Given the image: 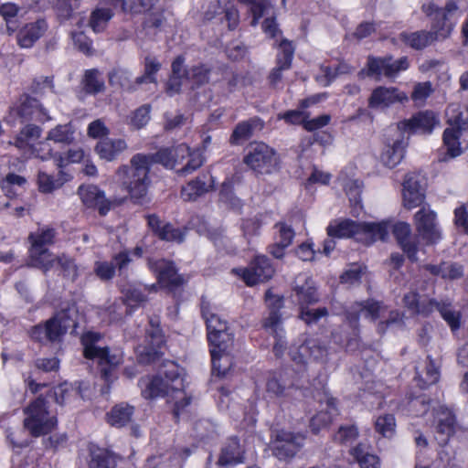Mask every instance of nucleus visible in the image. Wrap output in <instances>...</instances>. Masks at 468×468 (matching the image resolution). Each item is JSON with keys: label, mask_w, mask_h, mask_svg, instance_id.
<instances>
[{"label": "nucleus", "mask_w": 468, "mask_h": 468, "mask_svg": "<svg viewBox=\"0 0 468 468\" xmlns=\"http://www.w3.org/2000/svg\"><path fill=\"white\" fill-rule=\"evenodd\" d=\"M122 293V303L129 307H136L146 301L145 295L137 288H127Z\"/></svg>", "instance_id": "e2e57ef3"}, {"label": "nucleus", "mask_w": 468, "mask_h": 468, "mask_svg": "<svg viewBox=\"0 0 468 468\" xmlns=\"http://www.w3.org/2000/svg\"><path fill=\"white\" fill-rule=\"evenodd\" d=\"M409 411L415 416L425 414L430 408V399L426 396H419L408 403Z\"/></svg>", "instance_id": "774afa93"}, {"label": "nucleus", "mask_w": 468, "mask_h": 468, "mask_svg": "<svg viewBox=\"0 0 468 468\" xmlns=\"http://www.w3.org/2000/svg\"><path fill=\"white\" fill-rule=\"evenodd\" d=\"M72 309L63 310L48 319L44 324H37L31 330L32 338L43 342L59 341L69 327H76V323L70 317Z\"/></svg>", "instance_id": "1a4fd4ad"}, {"label": "nucleus", "mask_w": 468, "mask_h": 468, "mask_svg": "<svg viewBox=\"0 0 468 468\" xmlns=\"http://www.w3.org/2000/svg\"><path fill=\"white\" fill-rule=\"evenodd\" d=\"M357 436L358 431L354 425L342 426L334 436V440L342 444H350Z\"/></svg>", "instance_id": "338daca9"}, {"label": "nucleus", "mask_w": 468, "mask_h": 468, "mask_svg": "<svg viewBox=\"0 0 468 468\" xmlns=\"http://www.w3.org/2000/svg\"><path fill=\"white\" fill-rule=\"evenodd\" d=\"M25 418L24 428L33 437H40L50 433L58 424V419L48 410L44 398L38 397L23 410Z\"/></svg>", "instance_id": "20e7f679"}, {"label": "nucleus", "mask_w": 468, "mask_h": 468, "mask_svg": "<svg viewBox=\"0 0 468 468\" xmlns=\"http://www.w3.org/2000/svg\"><path fill=\"white\" fill-rule=\"evenodd\" d=\"M112 16L113 12L110 7H98L91 12L89 25L94 32H102Z\"/></svg>", "instance_id": "c03bdc74"}, {"label": "nucleus", "mask_w": 468, "mask_h": 468, "mask_svg": "<svg viewBox=\"0 0 468 468\" xmlns=\"http://www.w3.org/2000/svg\"><path fill=\"white\" fill-rule=\"evenodd\" d=\"M90 468H114L113 457L105 450L98 449L91 452Z\"/></svg>", "instance_id": "603ef678"}, {"label": "nucleus", "mask_w": 468, "mask_h": 468, "mask_svg": "<svg viewBox=\"0 0 468 468\" xmlns=\"http://www.w3.org/2000/svg\"><path fill=\"white\" fill-rule=\"evenodd\" d=\"M132 74L123 69H113L108 74L111 86L119 87L127 90H134L135 87L131 80Z\"/></svg>", "instance_id": "de8ad7c7"}, {"label": "nucleus", "mask_w": 468, "mask_h": 468, "mask_svg": "<svg viewBox=\"0 0 468 468\" xmlns=\"http://www.w3.org/2000/svg\"><path fill=\"white\" fill-rule=\"evenodd\" d=\"M10 114L21 120V122H46L51 120L48 110L35 98L22 94L10 107Z\"/></svg>", "instance_id": "ddd939ff"}, {"label": "nucleus", "mask_w": 468, "mask_h": 468, "mask_svg": "<svg viewBox=\"0 0 468 468\" xmlns=\"http://www.w3.org/2000/svg\"><path fill=\"white\" fill-rule=\"evenodd\" d=\"M402 186V201L406 208L412 209L423 203L425 192L419 174L414 172L407 174Z\"/></svg>", "instance_id": "aec40b11"}, {"label": "nucleus", "mask_w": 468, "mask_h": 468, "mask_svg": "<svg viewBox=\"0 0 468 468\" xmlns=\"http://www.w3.org/2000/svg\"><path fill=\"white\" fill-rule=\"evenodd\" d=\"M441 362L439 359H433L431 356H427L424 366L417 367V380L421 388L433 385L439 381L440 378Z\"/></svg>", "instance_id": "cd10ccee"}, {"label": "nucleus", "mask_w": 468, "mask_h": 468, "mask_svg": "<svg viewBox=\"0 0 468 468\" xmlns=\"http://www.w3.org/2000/svg\"><path fill=\"white\" fill-rule=\"evenodd\" d=\"M382 309L383 306L379 302L367 300L352 304L350 308L346 310V315L350 324L353 327H356L360 313H363L366 317L371 320H377L383 311Z\"/></svg>", "instance_id": "4be33fe9"}, {"label": "nucleus", "mask_w": 468, "mask_h": 468, "mask_svg": "<svg viewBox=\"0 0 468 468\" xmlns=\"http://www.w3.org/2000/svg\"><path fill=\"white\" fill-rule=\"evenodd\" d=\"M452 28L453 26L449 22V17H447V15L445 14V17L443 18H432L431 30L429 32L435 37V41L443 40L451 35Z\"/></svg>", "instance_id": "3c124183"}, {"label": "nucleus", "mask_w": 468, "mask_h": 468, "mask_svg": "<svg viewBox=\"0 0 468 468\" xmlns=\"http://www.w3.org/2000/svg\"><path fill=\"white\" fill-rule=\"evenodd\" d=\"M450 127L443 133V143L451 157H456L463 153V143L460 136L468 131V108L451 105L446 111Z\"/></svg>", "instance_id": "423d86ee"}, {"label": "nucleus", "mask_w": 468, "mask_h": 468, "mask_svg": "<svg viewBox=\"0 0 468 468\" xmlns=\"http://www.w3.org/2000/svg\"><path fill=\"white\" fill-rule=\"evenodd\" d=\"M114 8H120L123 12L139 13L151 11L157 5L159 0H140V6L129 5L126 0H108Z\"/></svg>", "instance_id": "8fccbe9b"}, {"label": "nucleus", "mask_w": 468, "mask_h": 468, "mask_svg": "<svg viewBox=\"0 0 468 468\" xmlns=\"http://www.w3.org/2000/svg\"><path fill=\"white\" fill-rule=\"evenodd\" d=\"M186 236V232L184 229L179 228H176L171 223H165L162 227V230L157 235V237L168 242H176L181 243L184 241Z\"/></svg>", "instance_id": "5fc2aeb1"}, {"label": "nucleus", "mask_w": 468, "mask_h": 468, "mask_svg": "<svg viewBox=\"0 0 468 468\" xmlns=\"http://www.w3.org/2000/svg\"><path fill=\"white\" fill-rule=\"evenodd\" d=\"M437 122L435 114L432 112L427 111L419 112L412 118L400 122L398 124V129L426 133H431Z\"/></svg>", "instance_id": "b1692460"}, {"label": "nucleus", "mask_w": 468, "mask_h": 468, "mask_svg": "<svg viewBox=\"0 0 468 468\" xmlns=\"http://www.w3.org/2000/svg\"><path fill=\"white\" fill-rule=\"evenodd\" d=\"M309 357L316 362L324 363L326 361L328 350L327 347L316 339H309Z\"/></svg>", "instance_id": "0e129e2a"}, {"label": "nucleus", "mask_w": 468, "mask_h": 468, "mask_svg": "<svg viewBox=\"0 0 468 468\" xmlns=\"http://www.w3.org/2000/svg\"><path fill=\"white\" fill-rule=\"evenodd\" d=\"M82 203L90 208L98 209L100 215L105 216L111 209V202L97 186H80L78 189Z\"/></svg>", "instance_id": "412c9836"}, {"label": "nucleus", "mask_w": 468, "mask_h": 468, "mask_svg": "<svg viewBox=\"0 0 468 468\" xmlns=\"http://www.w3.org/2000/svg\"><path fill=\"white\" fill-rule=\"evenodd\" d=\"M234 271L241 275L247 285L251 286L269 281L275 271L266 256H257L249 266L235 269Z\"/></svg>", "instance_id": "dca6fc26"}, {"label": "nucleus", "mask_w": 468, "mask_h": 468, "mask_svg": "<svg viewBox=\"0 0 468 468\" xmlns=\"http://www.w3.org/2000/svg\"><path fill=\"white\" fill-rule=\"evenodd\" d=\"M42 130L39 126L29 123L25 125L16 134L14 141H9V144H14L19 150L31 149V143L41 136Z\"/></svg>", "instance_id": "c9c22d12"}, {"label": "nucleus", "mask_w": 468, "mask_h": 468, "mask_svg": "<svg viewBox=\"0 0 468 468\" xmlns=\"http://www.w3.org/2000/svg\"><path fill=\"white\" fill-rule=\"evenodd\" d=\"M350 454L358 463L361 468H379V459L368 451L366 443H358L350 450Z\"/></svg>", "instance_id": "4c0bfd02"}, {"label": "nucleus", "mask_w": 468, "mask_h": 468, "mask_svg": "<svg viewBox=\"0 0 468 468\" xmlns=\"http://www.w3.org/2000/svg\"><path fill=\"white\" fill-rule=\"evenodd\" d=\"M405 98L396 88L378 87L373 90L368 105L371 108H385Z\"/></svg>", "instance_id": "a878e982"}, {"label": "nucleus", "mask_w": 468, "mask_h": 468, "mask_svg": "<svg viewBox=\"0 0 468 468\" xmlns=\"http://www.w3.org/2000/svg\"><path fill=\"white\" fill-rule=\"evenodd\" d=\"M81 84L85 92L95 95L105 90L104 80L101 73L96 69H87L84 73Z\"/></svg>", "instance_id": "ea45409f"}, {"label": "nucleus", "mask_w": 468, "mask_h": 468, "mask_svg": "<svg viewBox=\"0 0 468 468\" xmlns=\"http://www.w3.org/2000/svg\"><path fill=\"white\" fill-rule=\"evenodd\" d=\"M304 437L285 430L274 431L270 443L272 454L279 460L287 461L295 456L303 445Z\"/></svg>", "instance_id": "9b49d317"}, {"label": "nucleus", "mask_w": 468, "mask_h": 468, "mask_svg": "<svg viewBox=\"0 0 468 468\" xmlns=\"http://www.w3.org/2000/svg\"><path fill=\"white\" fill-rule=\"evenodd\" d=\"M48 24L44 19L26 24L17 33V44L22 48H29L45 34Z\"/></svg>", "instance_id": "5701e85b"}, {"label": "nucleus", "mask_w": 468, "mask_h": 468, "mask_svg": "<svg viewBox=\"0 0 468 468\" xmlns=\"http://www.w3.org/2000/svg\"><path fill=\"white\" fill-rule=\"evenodd\" d=\"M53 396L58 404L64 405L69 402L72 399L79 398L80 392L70 384L63 383L54 388Z\"/></svg>", "instance_id": "864d4df0"}, {"label": "nucleus", "mask_w": 468, "mask_h": 468, "mask_svg": "<svg viewBox=\"0 0 468 468\" xmlns=\"http://www.w3.org/2000/svg\"><path fill=\"white\" fill-rule=\"evenodd\" d=\"M127 147L126 142L122 139L105 138L97 143L95 151L101 159L113 161L124 152Z\"/></svg>", "instance_id": "7c9ffc66"}, {"label": "nucleus", "mask_w": 468, "mask_h": 468, "mask_svg": "<svg viewBox=\"0 0 468 468\" xmlns=\"http://www.w3.org/2000/svg\"><path fill=\"white\" fill-rule=\"evenodd\" d=\"M96 276L103 282L112 280L115 275V266L112 261H98L93 268Z\"/></svg>", "instance_id": "680f3d73"}, {"label": "nucleus", "mask_w": 468, "mask_h": 468, "mask_svg": "<svg viewBox=\"0 0 468 468\" xmlns=\"http://www.w3.org/2000/svg\"><path fill=\"white\" fill-rule=\"evenodd\" d=\"M435 218V213L426 207H422L414 216L416 230L427 244L434 243L441 238Z\"/></svg>", "instance_id": "6ab92c4d"}, {"label": "nucleus", "mask_w": 468, "mask_h": 468, "mask_svg": "<svg viewBox=\"0 0 468 468\" xmlns=\"http://www.w3.org/2000/svg\"><path fill=\"white\" fill-rule=\"evenodd\" d=\"M244 462V451L241 448L237 438H230L222 448L218 460V464L221 466H230Z\"/></svg>", "instance_id": "c85d7f7f"}, {"label": "nucleus", "mask_w": 468, "mask_h": 468, "mask_svg": "<svg viewBox=\"0 0 468 468\" xmlns=\"http://www.w3.org/2000/svg\"><path fill=\"white\" fill-rule=\"evenodd\" d=\"M407 143L404 138L396 139L392 144L386 145L381 154V162L388 168H393L399 165L404 157Z\"/></svg>", "instance_id": "473e14b6"}, {"label": "nucleus", "mask_w": 468, "mask_h": 468, "mask_svg": "<svg viewBox=\"0 0 468 468\" xmlns=\"http://www.w3.org/2000/svg\"><path fill=\"white\" fill-rule=\"evenodd\" d=\"M293 289L301 305L314 303L318 301V295L314 282L304 274H300L296 277ZM327 314V309L324 307L311 309L302 306L300 318L307 324H315L320 318Z\"/></svg>", "instance_id": "0eeeda50"}, {"label": "nucleus", "mask_w": 468, "mask_h": 468, "mask_svg": "<svg viewBox=\"0 0 468 468\" xmlns=\"http://www.w3.org/2000/svg\"><path fill=\"white\" fill-rule=\"evenodd\" d=\"M376 431L384 437H391L395 433L396 421L392 414L379 416L375 423Z\"/></svg>", "instance_id": "bf43d9fd"}, {"label": "nucleus", "mask_w": 468, "mask_h": 468, "mask_svg": "<svg viewBox=\"0 0 468 468\" xmlns=\"http://www.w3.org/2000/svg\"><path fill=\"white\" fill-rule=\"evenodd\" d=\"M0 180L6 188H9L11 191L10 195L14 196V197L18 196L17 187H23L27 184L26 177L15 173H9L5 177L0 178Z\"/></svg>", "instance_id": "69168bd1"}, {"label": "nucleus", "mask_w": 468, "mask_h": 468, "mask_svg": "<svg viewBox=\"0 0 468 468\" xmlns=\"http://www.w3.org/2000/svg\"><path fill=\"white\" fill-rule=\"evenodd\" d=\"M56 264L60 268L63 277L71 282H75L82 271V268L75 262L74 259L65 254L55 256Z\"/></svg>", "instance_id": "79ce46f5"}, {"label": "nucleus", "mask_w": 468, "mask_h": 468, "mask_svg": "<svg viewBox=\"0 0 468 468\" xmlns=\"http://www.w3.org/2000/svg\"><path fill=\"white\" fill-rule=\"evenodd\" d=\"M436 431L439 434L444 436L441 439L443 442L455 432L457 428L455 415L451 410L444 406H439L436 410Z\"/></svg>", "instance_id": "bb28decb"}, {"label": "nucleus", "mask_w": 468, "mask_h": 468, "mask_svg": "<svg viewBox=\"0 0 468 468\" xmlns=\"http://www.w3.org/2000/svg\"><path fill=\"white\" fill-rule=\"evenodd\" d=\"M309 339L301 345H292L290 347L289 355L291 359L298 366L304 367L309 357Z\"/></svg>", "instance_id": "13d9d810"}, {"label": "nucleus", "mask_w": 468, "mask_h": 468, "mask_svg": "<svg viewBox=\"0 0 468 468\" xmlns=\"http://www.w3.org/2000/svg\"><path fill=\"white\" fill-rule=\"evenodd\" d=\"M148 265L150 270L156 273L160 287L173 292L184 284L185 281L177 273L173 262L164 259L149 260Z\"/></svg>", "instance_id": "f3484780"}, {"label": "nucleus", "mask_w": 468, "mask_h": 468, "mask_svg": "<svg viewBox=\"0 0 468 468\" xmlns=\"http://www.w3.org/2000/svg\"><path fill=\"white\" fill-rule=\"evenodd\" d=\"M207 339L211 348L218 352L231 351L234 335L228 323L216 314L207 316Z\"/></svg>", "instance_id": "4468645a"}, {"label": "nucleus", "mask_w": 468, "mask_h": 468, "mask_svg": "<svg viewBox=\"0 0 468 468\" xmlns=\"http://www.w3.org/2000/svg\"><path fill=\"white\" fill-rule=\"evenodd\" d=\"M165 370L159 377L142 378L139 384L142 388V395L145 399L166 397L167 403L172 404L173 415L178 421L180 412L188 406L192 397L185 390L182 369L177 364L169 361L164 365Z\"/></svg>", "instance_id": "f03ea898"}, {"label": "nucleus", "mask_w": 468, "mask_h": 468, "mask_svg": "<svg viewBox=\"0 0 468 468\" xmlns=\"http://www.w3.org/2000/svg\"><path fill=\"white\" fill-rule=\"evenodd\" d=\"M80 0H57L56 11L62 20L69 19L79 7Z\"/></svg>", "instance_id": "052dcab7"}, {"label": "nucleus", "mask_w": 468, "mask_h": 468, "mask_svg": "<svg viewBox=\"0 0 468 468\" xmlns=\"http://www.w3.org/2000/svg\"><path fill=\"white\" fill-rule=\"evenodd\" d=\"M408 68L409 61L406 57L393 60L391 56L383 58L369 56L367 58V69L359 71L358 76L362 78L366 74L368 77L377 76L379 78V76L384 75L387 78H393Z\"/></svg>", "instance_id": "2eb2a0df"}, {"label": "nucleus", "mask_w": 468, "mask_h": 468, "mask_svg": "<svg viewBox=\"0 0 468 468\" xmlns=\"http://www.w3.org/2000/svg\"><path fill=\"white\" fill-rule=\"evenodd\" d=\"M244 163L259 174H271L277 167L275 151L264 143H252L248 147Z\"/></svg>", "instance_id": "f8f14e48"}, {"label": "nucleus", "mask_w": 468, "mask_h": 468, "mask_svg": "<svg viewBox=\"0 0 468 468\" xmlns=\"http://www.w3.org/2000/svg\"><path fill=\"white\" fill-rule=\"evenodd\" d=\"M184 63L185 58L182 56H178L172 63V74L166 85V92L170 96L180 91L185 80H191L197 86L201 85L205 80V69L202 64L186 69Z\"/></svg>", "instance_id": "9d476101"}, {"label": "nucleus", "mask_w": 468, "mask_h": 468, "mask_svg": "<svg viewBox=\"0 0 468 468\" xmlns=\"http://www.w3.org/2000/svg\"><path fill=\"white\" fill-rule=\"evenodd\" d=\"M364 232L371 237V241L385 240L388 235L386 223H364L356 224L352 220L333 222L327 227V234L330 238H350Z\"/></svg>", "instance_id": "6e6552de"}, {"label": "nucleus", "mask_w": 468, "mask_h": 468, "mask_svg": "<svg viewBox=\"0 0 468 468\" xmlns=\"http://www.w3.org/2000/svg\"><path fill=\"white\" fill-rule=\"evenodd\" d=\"M403 302L410 310L412 312L428 316L432 313V308L430 304V300H420V296L416 292H410L403 297Z\"/></svg>", "instance_id": "37998d69"}, {"label": "nucleus", "mask_w": 468, "mask_h": 468, "mask_svg": "<svg viewBox=\"0 0 468 468\" xmlns=\"http://www.w3.org/2000/svg\"><path fill=\"white\" fill-rule=\"evenodd\" d=\"M147 342L145 346L140 347L139 360L141 363H151L158 359L162 355V348L165 345V337L158 325L151 322V328L146 332Z\"/></svg>", "instance_id": "a211bd4d"}, {"label": "nucleus", "mask_w": 468, "mask_h": 468, "mask_svg": "<svg viewBox=\"0 0 468 468\" xmlns=\"http://www.w3.org/2000/svg\"><path fill=\"white\" fill-rule=\"evenodd\" d=\"M161 69V63L158 59L152 56H147L144 58V72L142 76L136 78L135 84L141 85L144 83H155V74Z\"/></svg>", "instance_id": "49530a36"}, {"label": "nucleus", "mask_w": 468, "mask_h": 468, "mask_svg": "<svg viewBox=\"0 0 468 468\" xmlns=\"http://www.w3.org/2000/svg\"><path fill=\"white\" fill-rule=\"evenodd\" d=\"M337 415L335 399L327 398L325 406L315 414L310 420V428L314 433H318L322 429L326 428Z\"/></svg>", "instance_id": "c756f323"}, {"label": "nucleus", "mask_w": 468, "mask_h": 468, "mask_svg": "<svg viewBox=\"0 0 468 468\" xmlns=\"http://www.w3.org/2000/svg\"><path fill=\"white\" fill-rule=\"evenodd\" d=\"M173 154L169 148L158 151L155 158L153 154H136L129 165H122L117 169L116 175L135 203H141L148 193L151 185L149 173L153 164L159 162L167 168H174L177 159L173 157Z\"/></svg>", "instance_id": "f257e3e1"}, {"label": "nucleus", "mask_w": 468, "mask_h": 468, "mask_svg": "<svg viewBox=\"0 0 468 468\" xmlns=\"http://www.w3.org/2000/svg\"><path fill=\"white\" fill-rule=\"evenodd\" d=\"M134 408L126 403L115 405L107 413V421L110 425L121 428L126 426L133 420Z\"/></svg>", "instance_id": "f704fd0d"}, {"label": "nucleus", "mask_w": 468, "mask_h": 468, "mask_svg": "<svg viewBox=\"0 0 468 468\" xmlns=\"http://www.w3.org/2000/svg\"><path fill=\"white\" fill-rule=\"evenodd\" d=\"M47 139L55 143L70 144L73 141V132L69 124L57 125L48 132Z\"/></svg>", "instance_id": "4d7b16f0"}, {"label": "nucleus", "mask_w": 468, "mask_h": 468, "mask_svg": "<svg viewBox=\"0 0 468 468\" xmlns=\"http://www.w3.org/2000/svg\"><path fill=\"white\" fill-rule=\"evenodd\" d=\"M431 304L432 312L438 311L443 320L448 324L451 330L455 332L461 326V314L460 312L453 309L450 302H437L436 300H430Z\"/></svg>", "instance_id": "72a5a7b5"}, {"label": "nucleus", "mask_w": 468, "mask_h": 468, "mask_svg": "<svg viewBox=\"0 0 468 468\" xmlns=\"http://www.w3.org/2000/svg\"><path fill=\"white\" fill-rule=\"evenodd\" d=\"M231 351L218 352V349H210L212 375L224 376L232 366Z\"/></svg>", "instance_id": "58836bf2"}, {"label": "nucleus", "mask_w": 468, "mask_h": 468, "mask_svg": "<svg viewBox=\"0 0 468 468\" xmlns=\"http://www.w3.org/2000/svg\"><path fill=\"white\" fill-rule=\"evenodd\" d=\"M399 39L410 48L420 50L435 41V37L429 31H416L412 33L403 32Z\"/></svg>", "instance_id": "e433bc0d"}, {"label": "nucleus", "mask_w": 468, "mask_h": 468, "mask_svg": "<svg viewBox=\"0 0 468 468\" xmlns=\"http://www.w3.org/2000/svg\"><path fill=\"white\" fill-rule=\"evenodd\" d=\"M205 194V181L198 176L182 187L181 196L186 201H196Z\"/></svg>", "instance_id": "09e8293b"}, {"label": "nucleus", "mask_w": 468, "mask_h": 468, "mask_svg": "<svg viewBox=\"0 0 468 468\" xmlns=\"http://www.w3.org/2000/svg\"><path fill=\"white\" fill-rule=\"evenodd\" d=\"M218 9L211 11L213 16L224 14V18L228 23L229 30L237 28L239 23V14L238 9L230 3L229 0H217Z\"/></svg>", "instance_id": "a19ab883"}, {"label": "nucleus", "mask_w": 468, "mask_h": 468, "mask_svg": "<svg viewBox=\"0 0 468 468\" xmlns=\"http://www.w3.org/2000/svg\"><path fill=\"white\" fill-rule=\"evenodd\" d=\"M55 238V229L48 226L38 228L29 235V260L33 267L47 272L55 266V255L47 248L54 243Z\"/></svg>", "instance_id": "39448f33"}, {"label": "nucleus", "mask_w": 468, "mask_h": 468, "mask_svg": "<svg viewBox=\"0 0 468 468\" xmlns=\"http://www.w3.org/2000/svg\"><path fill=\"white\" fill-rule=\"evenodd\" d=\"M262 128L263 122L257 118L240 122L234 128L229 141L232 144H241Z\"/></svg>", "instance_id": "2f4dec72"}, {"label": "nucleus", "mask_w": 468, "mask_h": 468, "mask_svg": "<svg viewBox=\"0 0 468 468\" xmlns=\"http://www.w3.org/2000/svg\"><path fill=\"white\" fill-rule=\"evenodd\" d=\"M393 234L411 261H417L418 243L416 238L411 237V229L410 224L406 222H398L392 226Z\"/></svg>", "instance_id": "393cba45"}, {"label": "nucleus", "mask_w": 468, "mask_h": 468, "mask_svg": "<svg viewBox=\"0 0 468 468\" xmlns=\"http://www.w3.org/2000/svg\"><path fill=\"white\" fill-rule=\"evenodd\" d=\"M65 181L64 174L61 172L56 177L45 172H39L37 176L38 188L42 193H51L61 187Z\"/></svg>", "instance_id": "a18cd8bd"}, {"label": "nucleus", "mask_w": 468, "mask_h": 468, "mask_svg": "<svg viewBox=\"0 0 468 468\" xmlns=\"http://www.w3.org/2000/svg\"><path fill=\"white\" fill-rule=\"evenodd\" d=\"M279 48L280 52L277 56V66H280V69H289L292 66L294 48L291 42L284 39L280 43Z\"/></svg>", "instance_id": "6e6d98bb"}, {"label": "nucleus", "mask_w": 468, "mask_h": 468, "mask_svg": "<svg viewBox=\"0 0 468 468\" xmlns=\"http://www.w3.org/2000/svg\"><path fill=\"white\" fill-rule=\"evenodd\" d=\"M101 337L98 333L88 332L84 334L81 337L83 355L86 358L98 359L101 378L106 382H112L116 378L115 370L123 361L122 356L121 353L111 354L109 348L96 346Z\"/></svg>", "instance_id": "7ed1b4c3"}]
</instances>
